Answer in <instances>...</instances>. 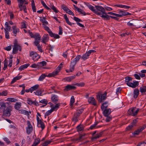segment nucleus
<instances>
[{"label": "nucleus", "instance_id": "11", "mask_svg": "<svg viewBox=\"0 0 146 146\" xmlns=\"http://www.w3.org/2000/svg\"><path fill=\"white\" fill-rule=\"evenodd\" d=\"M12 33L13 34V35L16 36L17 34L19 33V29L17 27L16 25H14L12 27Z\"/></svg>", "mask_w": 146, "mask_h": 146}, {"label": "nucleus", "instance_id": "57", "mask_svg": "<svg viewBox=\"0 0 146 146\" xmlns=\"http://www.w3.org/2000/svg\"><path fill=\"white\" fill-rule=\"evenodd\" d=\"M61 8L64 11H65V12L68 9V8L65 5L63 4L61 5Z\"/></svg>", "mask_w": 146, "mask_h": 146}, {"label": "nucleus", "instance_id": "18", "mask_svg": "<svg viewBox=\"0 0 146 146\" xmlns=\"http://www.w3.org/2000/svg\"><path fill=\"white\" fill-rule=\"evenodd\" d=\"M76 88V87L75 86L70 85H68L65 87V88L64 89V90L68 91L70 90H74Z\"/></svg>", "mask_w": 146, "mask_h": 146}, {"label": "nucleus", "instance_id": "21", "mask_svg": "<svg viewBox=\"0 0 146 146\" xmlns=\"http://www.w3.org/2000/svg\"><path fill=\"white\" fill-rule=\"evenodd\" d=\"M37 124L38 127H41L42 130H43L45 128V126L42 120L40 121L38 123H37Z\"/></svg>", "mask_w": 146, "mask_h": 146}, {"label": "nucleus", "instance_id": "60", "mask_svg": "<svg viewBox=\"0 0 146 146\" xmlns=\"http://www.w3.org/2000/svg\"><path fill=\"white\" fill-rule=\"evenodd\" d=\"M133 127V126L132 125V124H130L126 128V131H129V130H131Z\"/></svg>", "mask_w": 146, "mask_h": 146}, {"label": "nucleus", "instance_id": "43", "mask_svg": "<svg viewBox=\"0 0 146 146\" xmlns=\"http://www.w3.org/2000/svg\"><path fill=\"white\" fill-rule=\"evenodd\" d=\"M7 100L10 102H15L17 101L16 99L14 98H9L7 99Z\"/></svg>", "mask_w": 146, "mask_h": 146}, {"label": "nucleus", "instance_id": "46", "mask_svg": "<svg viewBox=\"0 0 146 146\" xmlns=\"http://www.w3.org/2000/svg\"><path fill=\"white\" fill-rule=\"evenodd\" d=\"M51 142V141H46L42 143L41 145H42V146H47L48 144L50 143Z\"/></svg>", "mask_w": 146, "mask_h": 146}, {"label": "nucleus", "instance_id": "8", "mask_svg": "<svg viewBox=\"0 0 146 146\" xmlns=\"http://www.w3.org/2000/svg\"><path fill=\"white\" fill-rule=\"evenodd\" d=\"M133 82H127V85L129 87L133 88H135L139 84V82L135 80H133Z\"/></svg>", "mask_w": 146, "mask_h": 146}, {"label": "nucleus", "instance_id": "10", "mask_svg": "<svg viewBox=\"0 0 146 146\" xmlns=\"http://www.w3.org/2000/svg\"><path fill=\"white\" fill-rule=\"evenodd\" d=\"M27 124L28 126L26 128V131L27 133L29 134L31 132V130L33 129V127L29 121H27Z\"/></svg>", "mask_w": 146, "mask_h": 146}, {"label": "nucleus", "instance_id": "55", "mask_svg": "<svg viewBox=\"0 0 146 146\" xmlns=\"http://www.w3.org/2000/svg\"><path fill=\"white\" fill-rule=\"evenodd\" d=\"M40 20L42 23H43V24L45 23L46 25L48 24V23L46 20H45V19L44 17H43L42 19H40Z\"/></svg>", "mask_w": 146, "mask_h": 146}, {"label": "nucleus", "instance_id": "3", "mask_svg": "<svg viewBox=\"0 0 146 146\" xmlns=\"http://www.w3.org/2000/svg\"><path fill=\"white\" fill-rule=\"evenodd\" d=\"M63 62L61 63L57 67V68L56 69V70H55L49 74L48 76V77H50L54 76L57 75L59 72H60V69L62 67V66L63 64Z\"/></svg>", "mask_w": 146, "mask_h": 146}, {"label": "nucleus", "instance_id": "5", "mask_svg": "<svg viewBox=\"0 0 146 146\" xmlns=\"http://www.w3.org/2000/svg\"><path fill=\"white\" fill-rule=\"evenodd\" d=\"M30 56L32 58V59L34 61H37L40 58V56L36 52L33 51L30 52Z\"/></svg>", "mask_w": 146, "mask_h": 146}, {"label": "nucleus", "instance_id": "16", "mask_svg": "<svg viewBox=\"0 0 146 146\" xmlns=\"http://www.w3.org/2000/svg\"><path fill=\"white\" fill-rule=\"evenodd\" d=\"M103 111V114L104 116H108L110 114L111 112L110 108L104 109Z\"/></svg>", "mask_w": 146, "mask_h": 146}, {"label": "nucleus", "instance_id": "61", "mask_svg": "<svg viewBox=\"0 0 146 146\" xmlns=\"http://www.w3.org/2000/svg\"><path fill=\"white\" fill-rule=\"evenodd\" d=\"M75 85L78 86L83 87L84 86L85 84L83 82H82L80 83H77L75 84Z\"/></svg>", "mask_w": 146, "mask_h": 146}, {"label": "nucleus", "instance_id": "58", "mask_svg": "<svg viewBox=\"0 0 146 146\" xmlns=\"http://www.w3.org/2000/svg\"><path fill=\"white\" fill-rule=\"evenodd\" d=\"M91 116L90 117V118L87 120L86 122V124L87 125H90L91 123V120L90 119Z\"/></svg>", "mask_w": 146, "mask_h": 146}, {"label": "nucleus", "instance_id": "6", "mask_svg": "<svg viewBox=\"0 0 146 146\" xmlns=\"http://www.w3.org/2000/svg\"><path fill=\"white\" fill-rule=\"evenodd\" d=\"M136 109V107L131 108H130L128 111V114L130 115L134 116L136 115L139 111V108L135 110Z\"/></svg>", "mask_w": 146, "mask_h": 146}, {"label": "nucleus", "instance_id": "41", "mask_svg": "<svg viewBox=\"0 0 146 146\" xmlns=\"http://www.w3.org/2000/svg\"><path fill=\"white\" fill-rule=\"evenodd\" d=\"M92 105H93L95 106L96 108L97 107V102L96 100L93 97H92Z\"/></svg>", "mask_w": 146, "mask_h": 146}, {"label": "nucleus", "instance_id": "31", "mask_svg": "<svg viewBox=\"0 0 146 146\" xmlns=\"http://www.w3.org/2000/svg\"><path fill=\"white\" fill-rule=\"evenodd\" d=\"M39 87L38 84H36L31 88V93L34 91L37 90Z\"/></svg>", "mask_w": 146, "mask_h": 146}, {"label": "nucleus", "instance_id": "48", "mask_svg": "<svg viewBox=\"0 0 146 146\" xmlns=\"http://www.w3.org/2000/svg\"><path fill=\"white\" fill-rule=\"evenodd\" d=\"M78 131H81L84 130V128L82 125L80 124L76 127Z\"/></svg>", "mask_w": 146, "mask_h": 146}, {"label": "nucleus", "instance_id": "15", "mask_svg": "<svg viewBox=\"0 0 146 146\" xmlns=\"http://www.w3.org/2000/svg\"><path fill=\"white\" fill-rule=\"evenodd\" d=\"M6 104H7V103H5L3 102H0V106H1L0 108V113H2L5 110V109L6 108Z\"/></svg>", "mask_w": 146, "mask_h": 146}, {"label": "nucleus", "instance_id": "17", "mask_svg": "<svg viewBox=\"0 0 146 146\" xmlns=\"http://www.w3.org/2000/svg\"><path fill=\"white\" fill-rule=\"evenodd\" d=\"M19 112L21 114H24L27 116L29 115V113H31V112L30 111L29 112L25 110L21 109L19 110Z\"/></svg>", "mask_w": 146, "mask_h": 146}, {"label": "nucleus", "instance_id": "62", "mask_svg": "<svg viewBox=\"0 0 146 146\" xmlns=\"http://www.w3.org/2000/svg\"><path fill=\"white\" fill-rule=\"evenodd\" d=\"M5 38L7 39H9V32L7 31H5Z\"/></svg>", "mask_w": 146, "mask_h": 146}, {"label": "nucleus", "instance_id": "29", "mask_svg": "<svg viewBox=\"0 0 146 146\" xmlns=\"http://www.w3.org/2000/svg\"><path fill=\"white\" fill-rule=\"evenodd\" d=\"M43 91V90L42 89H40L37 90L36 92H34V93H35L36 95L37 96H42V93Z\"/></svg>", "mask_w": 146, "mask_h": 146}, {"label": "nucleus", "instance_id": "26", "mask_svg": "<svg viewBox=\"0 0 146 146\" xmlns=\"http://www.w3.org/2000/svg\"><path fill=\"white\" fill-rule=\"evenodd\" d=\"M22 77V76H16L13 78L11 82V84H13L17 80L20 79Z\"/></svg>", "mask_w": 146, "mask_h": 146}, {"label": "nucleus", "instance_id": "38", "mask_svg": "<svg viewBox=\"0 0 146 146\" xmlns=\"http://www.w3.org/2000/svg\"><path fill=\"white\" fill-rule=\"evenodd\" d=\"M81 58V55H78L71 62H74L76 64V62L79 60Z\"/></svg>", "mask_w": 146, "mask_h": 146}, {"label": "nucleus", "instance_id": "7", "mask_svg": "<svg viewBox=\"0 0 146 146\" xmlns=\"http://www.w3.org/2000/svg\"><path fill=\"white\" fill-rule=\"evenodd\" d=\"M11 109L7 108L3 112V113L2 116V118H5L6 117H9L11 115Z\"/></svg>", "mask_w": 146, "mask_h": 146}, {"label": "nucleus", "instance_id": "25", "mask_svg": "<svg viewBox=\"0 0 146 146\" xmlns=\"http://www.w3.org/2000/svg\"><path fill=\"white\" fill-rule=\"evenodd\" d=\"M102 132L98 134H96V135L94 137H92V142L94 141L95 139H97L102 136Z\"/></svg>", "mask_w": 146, "mask_h": 146}, {"label": "nucleus", "instance_id": "52", "mask_svg": "<svg viewBox=\"0 0 146 146\" xmlns=\"http://www.w3.org/2000/svg\"><path fill=\"white\" fill-rule=\"evenodd\" d=\"M27 103L28 104H29L30 105H32L33 104V101L30 98H27Z\"/></svg>", "mask_w": 146, "mask_h": 146}, {"label": "nucleus", "instance_id": "64", "mask_svg": "<svg viewBox=\"0 0 146 146\" xmlns=\"http://www.w3.org/2000/svg\"><path fill=\"white\" fill-rule=\"evenodd\" d=\"M66 12L67 13L69 14L70 15H71L72 16H74V13L71 10H70L69 9L67 10V11H66Z\"/></svg>", "mask_w": 146, "mask_h": 146}, {"label": "nucleus", "instance_id": "4", "mask_svg": "<svg viewBox=\"0 0 146 146\" xmlns=\"http://www.w3.org/2000/svg\"><path fill=\"white\" fill-rule=\"evenodd\" d=\"M107 93L105 92L104 94H102L100 95L98 94L96 95L97 99L100 103L103 102L106 98Z\"/></svg>", "mask_w": 146, "mask_h": 146}, {"label": "nucleus", "instance_id": "35", "mask_svg": "<svg viewBox=\"0 0 146 146\" xmlns=\"http://www.w3.org/2000/svg\"><path fill=\"white\" fill-rule=\"evenodd\" d=\"M21 104L20 102H16L15 104L14 108L15 109L18 110L21 107Z\"/></svg>", "mask_w": 146, "mask_h": 146}, {"label": "nucleus", "instance_id": "36", "mask_svg": "<svg viewBox=\"0 0 146 146\" xmlns=\"http://www.w3.org/2000/svg\"><path fill=\"white\" fill-rule=\"evenodd\" d=\"M31 5L33 12H35L36 11V8L35 6V2L34 0H32V1Z\"/></svg>", "mask_w": 146, "mask_h": 146}, {"label": "nucleus", "instance_id": "33", "mask_svg": "<svg viewBox=\"0 0 146 146\" xmlns=\"http://www.w3.org/2000/svg\"><path fill=\"white\" fill-rule=\"evenodd\" d=\"M53 111H54L53 108H52L50 110L47 111L45 113V118H46V116H48L50 115Z\"/></svg>", "mask_w": 146, "mask_h": 146}, {"label": "nucleus", "instance_id": "63", "mask_svg": "<svg viewBox=\"0 0 146 146\" xmlns=\"http://www.w3.org/2000/svg\"><path fill=\"white\" fill-rule=\"evenodd\" d=\"M84 3L91 10V5L90 3L87 2H84Z\"/></svg>", "mask_w": 146, "mask_h": 146}, {"label": "nucleus", "instance_id": "1", "mask_svg": "<svg viewBox=\"0 0 146 146\" xmlns=\"http://www.w3.org/2000/svg\"><path fill=\"white\" fill-rule=\"evenodd\" d=\"M96 9L92 6V11L97 15H100L102 14H106L105 9L101 6L96 5Z\"/></svg>", "mask_w": 146, "mask_h": 146}, {"label": "nucleus", "instance_id": "19", "mask_svg": "<svg viewBox=\"0 0 146 146\" xmlns=\"http://www.w3.org/2000/svg\"><path fill=\"white\" fill-rule=\"evenodd\" d=\"M108 103L107 101H106L103 103L102 104L101 107L102 110L103 111L104 109H107L108 107Z\"/></svg>", "mask_w": 146, "mask_h": 146}, {"label": "nucleus", "instance_id": "9", "mask_svg": "<svg viewBox=\"0 0 146 146\" xmlns=\"http://www.w3.org/2000/svg\"><path fill=\"white\" fill-rule=\"evenodd\" d=\"M91 53V50H89L88 52H86V53L83 54L82 56H81V59L83 60H86L89 58V57Z\"/></svg>", "mask_w": 146, "mask_h": 146}, {"label": "nucleus", "instance_id": "14", "mask_svg": "<svg viewBox=\"0 0 146 146\" xmlns=\"http://www.w3.org/2000/svg\"><path fill=\"white\" fill-rule=\"evenodd\" d=\"M51 101L55 104H56L57 103L58 100V96L54 94H52L51 97Z\"/></svg>", "mask_w": 146, "mask_h": 146}, {"label": "nucleus", "instance_id": "37", "mask_svg": "<svg viewBox=\"0 0 146 146\" xmlns=\"http://www.w3.org/2000/svg\"><path fill=\"white\" fill-rule=\"evenodd\" d=\"M40 139L39 138L36 139L34 142L33 144L31 146H36L40 142Z\"/></svg>", "mask_w": 146, "mask_h": 146}, {"label": "nucleus", "instance_id": "34", "mask_svg": "<svg viewBox=\"0 0 146 146\" xmlns=\"http://www.w3.org/2000/svg\"><path fill=\"white\" fill-rule=\"evenodd\" d=\"M76 77V75L67 77L65 78L66 80L68 82L71 81L72 80L74 79Z\"/></svg>", "mask_w": 146, "mask_h": 146}, {"label": "nucleus", "instance_id": "51", "mask_svg": "<svg viewBox=\"0 0 146 146\" xmlns=\"http://www.w3.org/2000/svg\"><path fill=\"white\" fill-rule=\"evenodd\" d=\"M75 102V99L74 98V96H72L71 98L70 101V106H72L73 104Z\"/></svg>", "mask_w": 146, "mask_h": 146}, {"label": "nucleus", "instance_id": "47", "mask_svg": "<svg viewBox=\"0 0 146 146\" xmlns=\"http://www.w3.org/2000/svg\"><path fill=\"white\" fill-rule=\"evenodd\" d=\"M56 105L54 106H53L52 108H53L54 111L57 110L59 108V106H60V103H58L56 104Z\"/></svg>", "mask_w": 146, "mask_h": 146}, {"label": "nucleus", "instance_id": "59", "mask_svg": "<svg viewBox=\"0 0 146 146\" xmlns=\"http://www.w3.org/2000/svg\"><path fill=\"white\" fill-rule=\"evenodd\" d=\"M19 3L18 5H23L24 3L26 2L25 0H17Z\"/></svg>", "mask_w": 146, "mask_h": 146}, {"label": "nucleus", "instance_id": "32", "mask_svg": "<svg viewBox=\"0 0 146 146\" xmlns=\"http://www.w3.org/2000/svg\"><path fill=\"white\" fill-rule=\"evenodd\" d=\"M75 63L74 62H71L70 65V72L73 71L74 69V67L76 65Z\"/></svg>", "mask_w": 146, "mask_h": 146}, {"label": "nucleus", "instance_id": "2", "mask_svg": "<svg viewBox=\"0 0 146 146\" xmlns=\"http://www.w3.org/2000/svg\"><path fill=\"white\" fill-rule=\"evenodd\" d=\"M14 45L13 46V53L16 54L18 53V50L21 51V47L18 44V42L16 39H15L13 43Z\"/></svg>", "mask_w": 146, "mask_h": 146}, {"label": "nucleus", "instance_id": "20", "mask_svg": "<svg viewBox=\"0 0 146 146\" xmlns=\"http://www.w3.org/2000/svg\"><path fill=\"white\" fill-rule=\"evenodd\" d=\"M139 94V91L137 88H136L134 90L133 97L135 99H136L138 96Z\"/></svg>", "mask_w": 146, "mask_h": 146}, {"label": "nucleus", "instance_id": "24", "mask_svg": "<svg viewBox=\"0 0 146 146\" xmlns=\"http://www.w3.org/2000/svg\"><path fill=\"white\" fill-rule=\"evenodd\" d=\"M110 17L111 16L107 15L106 13V14H102L101 16V17L106 20H110Z\"/></svg>", "mask_w": 146, "mask_h": 146}, {"label": "nucleus", "instance_id": "54", "mask_svg": "<svg viewBox=\"0 0 146 146\" xmlns=\"http://www.w3.org/2000/svg\"><path fill=\"white\" fill-rule=\"evenodd\" d=\"M85 136V135L80 134L79 137L76 139V141H79L82 139V137Z\"/></svg>", "mask_w": 146, "mask_h": 146}, {"label": "nucleus", "instance_id": "50", "mask_svg": "<svg viewBox=\"0 0 146 146\" xmlns=\"http://www.w3.org/2000/svg\"><path fill=\"white\" fill-rule=\"evenodd\" d=\"M125 78V82H129V81H132L133 79L132 77L129 76H126Z\"/></svg>", "mask_w": 146, "mask_h": 146}, {"label": "nucleus", "instance_id": "12", "mask_svg": "<svg viewBox=\"0 0 146 146\" xmlns=\"http://www.w3.org/2000/svg\"><path fill=\"white\" fill-rule=\"evenodd\" d=\"M35 38H33L35 39V41L34 42V44H35L36 42H37L38 41V43H39L41 40V36L38 33H35Z\"/></svg>", "mask_w": 146, "mask_h": 146}, {"label": "nucleus", "instance_id": "45", "mask_svg": "<svg viewBox=\"0 0 146 146\" xmlns=\"http://www.w3.org/2000/svg\"><path fill=\"white\" fill-rule=\"evenodd\" d=\"M141 130L140 128L137 129V130H135L134 131L133 134L134 135H139L140 133L142 131Z\"/></svg>", "mask_w": 146, "mask_h": 146}, {"label": "nucleus", "instance_id": "49", "mask_svg": "<svg viewBox=\"0 0 146 146\" xmlns=\"http://www.w3.org/2000/svg\"><path fill=\"white\" fill-rule=\"evenodd\" d=\"M106 121L107 122H109L111 120L112 117L111 115H108V116H106Z\"/></svg>", "mask_w": 146, "mask_h": 146}, {"label": "nucleus", "instance_id": "13", "mask_svg": "<svg viewBox=\"0 0 146 146\" xmlns=\"http://www.w3.org/2000/svg\"><path fill=\"white\" fill-rule=\"evenodd\" d=\"M49 39V37L48 34H44L42 37L41 42L46 44V42H47Z\"/></svg>", "mask_w": 146, "mask_h": 146}, {"label": "nucleus", "instance_id": "56", "mask_svg": "<svg viewBox=\"0 0 146 146\" xmlns=\"http://www.w3.org/2000/svg\"><path fill=\"white\" fill-rule=\"evenodd\" d=\"M39 102L46 104V105H47L48 104V101L45 99L39 101Z\"/></svg>", "mask_w": 146, "mask_h": 146}, {"label": "nucleus", "instance_id": "30", "mask_svg": "<svg viewBox=\"0 0 146 146\" xmlns=\"http://www.w3.org/2000/svg\"><path fill=\"white\" fill-rule=\"evenodd\" d=\"M39 68H40L42 66L46 65L47 63L45 61H42V62H38Z\"/></svg>", "mask_w": 146, "mask_h": 146}, {"label": "nucleus", "instance_id": "39", "mask_svg": "<svg viewBox=\"0 0 146 146\" xmlns=\"http://www.w3.org/2000/svg\"><path fill=\"white\" fill-rule=\"evenodd\" d=\"M48 75H46L44 74H42V75L40 76L38 79V80L40 81H42L46 76L48 77Z\"/></svg>", "mask_w": 146, "mask_h": 146}, {"label": "nucleus", "instance_id": "44", "mask_svg": "<svg viewBox=\"0 0 146 146\" xmlns=\"http://www.w3.org/2000/svg\"><path fill=\"white\" fill-rule=\"evenodd\" d=\"M8 14L10 17V19L11 20L14 18V15L13 12L11 11L10 10L8 11Z\"/></svg>", "mask_w": 146, "mask_h": 146}, {"label": "nucleus", "instance_id": "22", "mask_svg": "<svg viewBox=\"0 0 146 146\" xmlns=\"http://www.w3.org/2000/svg\"><path fill=\"white\" fill-rule=\"evenodd\" d=\"M79 116L78 113H75L72 118V121H74L75 122L78 121Z\"/></svg>", "mask_w": 146, "mask_h": 146}, {"label": "nucleus", "instance_id": "28", "mask_svg": "<svg viewBox=\"0 0 146 146\" xmlns=\"http://www.w3.org/2000/svg\"><path fill=\"white\" fill-rule=\"evenodd\" d=\"M39 43H38V41L37 42H36L34 44L37 46V47L38 49V50L41 52H42V47L40 45Z\"/></svg>", "mask_w": 146, "mask_h": 146}, {"label": "nucleus", "instance_id": "23", "mask_svg": "<svg viewBox=\"0 0 146 146\" xmlns=\"http://www.w3.org/2000/svg\"><path fill=\"white\" fill-rule=\"evenodd\" d=\"M64 18L66 22L70 26H72V25H74L75 24L74 23H71L69 21L68 18V17L67 16L66 14H65L64 15Z\"/></svg>", "mask_w": 146, "mask_h": 146}, {"label": "nucleus", "instance_id": "40", "mask_svg": "<svg viewBox=\"0 0 146 146\" xmlns=\"http://www.w3.org/2000/svg\"><path fill=\"white\" fill-rule=\"evenodd\" d=\"M140 91L141 93H145L146 92V86H143L140 88Z\"/></svg>", "mask_w": 146, "mask_h": 146}, {"label": "nucleus", "instance_id": "53", "mask_svg": "<svg viewBox=\"0 0 146 146\" xmlns=\"http://www.w3.org/2000/svg\"><path fill=\"white\" fill-rule=\"evenodd\" d=\"M31 67L33 68H37L38 69H39L38 63H37V64L35 63H34L31 66Z\"/></svg>", "mask_w": 146, "mask_h": 146}, {"label": "nucleus", "instance_id": "27", "mask_svg": "<svg viewBox=\"0 0 146 146\" xmlns=\"http://www.w3.org/2000/svg\"><path fill=\"white\" fill-rule=\"evenodd\" d=\"M119 13H121L120 14L121 15V17L123 16H126L127 15H131V13H129L123 11L121 10L119 11Z\"/></svg>", "mask_w": 146, "mask_h": 146}, {"label": "nucleus", "instance_id": "42", "mask_svg": "<svg viewBox=\"0 0 146 146\" xmlns=\"http://www.w3.org/2000/svg\"><path fill=\"white\" fill-rule=\"evenodd\" d=\"M41 3L44 7L48 10H50V8L48 7L43 0H41Z\"/></svg>", "mask_w": 146, "mask_h": 146}]
</instances>
